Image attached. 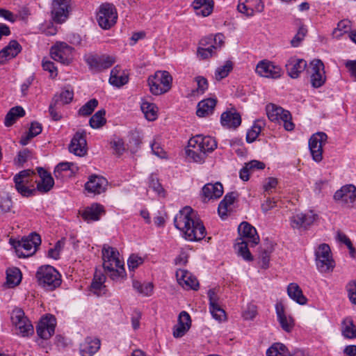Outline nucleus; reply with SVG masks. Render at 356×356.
Segmentation results:
<instances>
[{"mask_svg": "<svg viewBox=\"0 0 356 356\" xmlns=\"http://www.w3.org/2000/svg\"><path fill=\"white\" fill-rule=\"evenodd\" d=\"M174 224L186 240L200 241L205 237V227L190 207H185L179 211L174 218Z\"/></svg>", "mask_w": 356, "mask_h": 356, "instance_id": "nucleus-1", "label": "nucleus"}, {"mask_svg": "<svg viewBox=\"0 0 356 356\" xmlns=\"http://www.w3.org/2000/svg\"><path fill=\"white\" fill-rule=\"evenodd\" d=\"M217 147L216 140L209 136L196 135L188 140L186 154L188 159L193 162L202 163L207 154Z\"/></svg>", "mask_w": 356, "mask_h": 356, "instance_id": "nucleus-2", "label": "nucleus"}, {"mask_svg": "<svg viewBox=\"0 0 356 356\" xmlns=\"http://www.w3.org/2000/svg\"><path fill=\"white\" fill-rule=\"evenodd\" d=\"M119 252L113 248L104 245L102 249L103 267L107 275L115 281L125 277L124 262L119 257Z\"/></svg>", "mask_w": 356, "mask_h": 356, "instance_id": "nucleus-3", "label": "nucleus"}, {"mask_svg": "<svg viewBox=\"0 0 356 356\" xmlns=\"http://www.w3.org/2000/svg\"><path fill=\"white\" fill-rule=\"evenodd\" d=\"M10 243L15 249L19 257H28L36 252L41 243V238L38 234L33 232L21 241L10 239Z\"/></svg>", "mask_w": 356, "mask_h": 356, "instance_id": "nucleus-4", "label": "nucleus"}, {"mask_svg": "<svg viewBox=\"0 0 356 356\" xmlns=\"http://www.w3.org/2000/svg\"><path fill=\"white\" fill-rule=\"evenodd\" d=\"M39 285L48 291H53L61 284L60 273L51 266L40 267L36 273Z\"/></svg>", "mask_w": 356, "mask_h": 356, "instance_id": "nucleus-5", "label": "nucleus"}, {"mask_svg": "<svg viewBox=\"0 0 356 356\" xmlns=\"http://www.w3.org/2000/svg\"><path fill=\"white\" fill-rule=\"evenodd\" d=\"M172 77L167 71H157L147 79L149 90L154 95L168 92L172 87Z\"/></svg>", "mask_w": 356, "mask_h": 356, "instance_id": "nucleus-6", "label": "nucleus"}, {"mask_svg": "<svg viewBox=\"0 0 356 356\" xmlns=\"http://www.w3.org/2000/svg\"><path fill=\"white\" fill-rule=\"evenodd\" d=\"M35 173L31 170H24L15 175V188L24 197H30L35 193L34 188Z\"/></svg>", "mask_w": 356, "mask_h": 356, "instance_id": "nucleus-7", "label": "nucleus"}, {"mask_svg": "<svg viewBox=\"0 0 356 356\" xmlns=\"http://www.w3.org/2000/svg\"><path fill=\"white\" fill-rule=\"evenodd\" d=\"M225 36L222 33L209 35L203 38L200 41V47L197 49V56L202 59H207L216 54L224 44Z\"/></svg>", "mask_w": 356, "mask_h": 356, "instance_id": "nucleus-8", "label": "nucleus"}, {"mask_svg": "<svg viewBox=\"0 0 356 356\" xmlns=\"http://www.w3.org/2000/svg\"><path fill=\"white\" fill-rule=\"evenodd\" d=\"M315 257L316 268L319 272L326 273L333 270L335 263L327 244L322 243L318 247L315 251Z\"/></svg>", "mask_w": 356, "mask_h": 356, "instance_id": "nucleus-9", "label": "nucleus"}, {"mask_svg": "<svg viewBox=\"0 0 356 356\" xmlns=\"http://www.w3.org/2000/svg\"><path fill=\"white\" fill-rule=\"evenodd\" d=\"M11 321L17 335L28 337L33 334V326L22 309L15 308L13 310Z\"/></svg>", "mask_w": 356, "mask_h": 356, "instance_id": "nucleus-10", "label": "nucleus"}, {"mask_svg": "<svg viewBox=\"0 0 356 356\" xmlns=\"http://www.w3.org/2000/svg\"><path fill=\"white\" fill-rule=\"evenodd\" d=\"M97 22L100 27L109 29L114 26L118 19L115 7L111 3H104L99 7L97 13Z\"/></svg>", "mask_w": 356, "mask_h": 356, "instance_id": "nucleus-11", "label": "nucleus"}, {"mask_svg": "<svg viewBox=\"0 0 356 356\" xmlns=\"http://www.w3.org/2000/svg\"><path fill=\"white\" fill-rule=\"evenodd\" d=\"M323 63L319 59H314L310 62L307 72L310 76V81L313 88L321 87L326 81L325 72Z\"/></svg>", "mask_w": 356, "mask_h": 356, "instance_id": "nucleus-12", "label": "nucleus"}, {"mask_svg": "<svg viewBox=\"0 0 356 356\" xmlns=\"http://www.w3.org/2000/svg\"><path fill=\"white\" fill-rule=\"evenodd\" d=\"M73 47L65 42L56 44L51 49V58L64 65H69L73 58Z\"/></svg>", "mask_w": 356, "mask_h": 356, "instance_id": "nucleus-13", "label": "nucleus"}, {"mask_svg": "<svg viewBox=\"0 0 356 356\" xmlns=\"http://www.w3.org/2000/svg\"><path fill=\"white\" fill-rule=\"evenodd\" d=\"M86 62L90 70L95 72H100L111 67L115 62L116 58L109 55H88L86 58Z\"/></svg>", "mask_w": 356, "mask_h": 356, "instance_id": "nucleus-14", "label": "nucleus"}, {"mask_svg": "<svg viewBox=\"0 0 356 356\" xmlns=\"http://www.w3.org/2000/svg\"><path fill=\"white\" fill-rule=\"evenodd\" d=\"M327 135L323 132L313 134L309 140V147L313 159L320 162L323 159V146L326 143Z\"/></svg>", "mask_w": 356, "mask_h": 356, "instance_id": "nucleus-15", "label": "nucleus"}, {"mask_svg": "<svg viewBox=\"0 0 356 356\" xmlns=\"http://www.w3.org/2000/svg\"><path fill=\"white\" fill-rule=\"evenodd\" d=\"M56 318L53 315H47L42 318L36 327V332L41 339H49L55 332Z\"/></svg>", "mask_w": 356, "mask_h": 356, "instance_id": "nucleus-16", "label": "nucleus"}, {"mask_svg": "<svg viewBox=\"0 0 356 356\" xmlns=\"http://www.w3.org/2000/svg\"><path fill=\"white\" fill-rule=\"evenodd\" d=\"M264 9L261 0H238L237 10L246 17H252L255 13L263 12Z\"/></svg>", "mask_w": 356, "mask_h": 356, "instance_id": "nucleus-17", "label": "nucleus"}, {"mask_svg": "<svg viewBox=\"0 0 356 356\" xmlns=\"http://www.w3.org/2000/svg\"><path fill=\"white\" fill-rule=\"evenodd\" d=\"M336 200H341L349 207L356 204V188L352 184L346 185L337 191L334 195Z\"/></svg>", "mask_w": 356, "mask_h": 356, "instance_id": "nucleus-18", "label": "nucleus"}, {"mask_svg": "<svg viewBox=\"0 0 356 356\" xmlns=\"http://www.w3.org/2000/svg\"><path fill=\"white\" fill-rule=\"evenodd\" d=\"M256 72L261 76L277 79L281 76L282 70L270 61L261 60L256 67Z\"/></svg>", "mask_w": 356, "mask_h": 356, "instance_id": "nucleus-19", "label": "nucleus"}, {"mask_svg": "<svg viewBox=\"0 0 356 356\" xmlns=\"http://www.w3.org/2000/svg\"><path fill=\"white\" fill-rule=\"evenodd\" d=\"M317 216L309 211L307 213H298L291 218V225L294 229L307 228L316 220Z\"/></svg>", "mask_w": 356, "mask_h": 356, "instance_id": "nucleus-20", "label": "nucleus"}, {"mask_svg": "<svg viewBox=\"0 0 356 356\" xmlns=\"http://www.w3.org/2000/svg\"><path fill=\"white\" fill-rule=\"evenodd\" d=\"M69 13V0H53L51 15L54 22L62 23L66 20Z\"/></svg>", "mask_w": 356, "mask_h": 356, "instance_id": "nucleus-21", "label": "nucleus"}, {"mask_svg": "<svg viewBox=\"0 0 356 356\" xmlns=\"http://www.w3.org/2000/svg\"><path fill=\"white\" fill-rule=\"evenodd\" d=\"M82 218L88 223L100 220L102 216L105 214L104 207L99 203H93L86 207L83 211H79Z\"/></svg>", "mask_w": 356, "mask_h": 356, "instance_id": "nucleus-22", "label": "nucleus"}, {"mask_svg": "<svg viewBox=\"0 0 356 356\" xmlns=\"http://www.w3.org/2000/svg\"><path fill=\"white\" fill-rule=\"evenodd\" d=\"M238 232L240 236L239 238H243L248 241L251 247L255 246L259 242V237L256 229L247 222H242L239 225Z\"/></svg>", "mask_w": 356, "mask_h": 356, "instance_id": "nucleus-23", "label": "nucleus"}, {"mask_svg": "<svg viewBox=\"0 0 356 356\" xmlns=\"http://www.w3.org/2000/svg\"><path fill=\"white\" fill-rule=\"evenodd\" d=\"M86 145L85 133L78 131L71 140L69 150L76 156H83L87 152Z\"/></svg>", "mask_w": 356, "mask_h": 356, "instance_id": "nucleus-24", "label": "nucleus"}, {"mask_svg": "<svg viewBox=\"0 0 356 356\" xmlns=\"http://www.w3.org/2000/svg\"><path fill=\"white\" fill-rule=\"evenodd\" d=\"M178 283L184 289L197 291L199 282L197 278L186 270L179 269L176 272Z\"/></svg>", "mask_w": 356, "mask_h": 356, "instance_id": "nucleus-25", "label": "nucleus"}, {"mask_svg": "<svg viewBox=\"0 0 356 356\" xmlns=\"http://www.w3.org/2000/svg\"><path fill=\"white\" fill-rule=\"evenodd\" d=\"M108 185V181L102 176L91 175L88 181L85 184V189L88 193L100 194L105 192Z\"/></svg>", "mask_w": 356, "mask_h": 356, "instance_id": "nucleus-26", "label": "nucleus"}, {"mask_svg": "<svg viewBox=\"0 0 356 356\" xmlns=\"http://www.w3.org/2000/svg\"><path fill=\"white\" fill-rule=\"evenodd\" d=\"M208 297L209 310L213 318L218 321L225 320L226 318L225 312L218 305V298L213 289L208 291Z\"/></svg>", "mask_w": 356, "mask_h": 356, "instance_id": "nucleus-27", "label": "nucleus"}, {"mask_svg": "<svg viewBox=\"0 0 356 356\" xmlns=\"http://www.w3.org/2000/svg\"><path fill=\"white\" fill-rule=\"evenodd\" d=\"M40 180L35 182L37 183V190L42 193L49 192L54 185V180L49 172L44 168L39 167L37 168Z\"/></svg>", "mask_w": 356, "mask_h": 356, "instance_id": "nucleus-28", "label": "nucleus"}, {"mask_svg": "<svg viewBox=\"0 0 356 356\" xmlns=\"http://www.w3.org/2000/svg\"><path fill=\"white\" fill-rule=\"evenodd\" d=\"M275 311L277 320L281 327L286 332H290L293 326L294 321L291 316H286L284 311V307L282 302H277L275 305Z\"/></svg>", "mask_w": 356, "mask_h": 356, "instance_id": "nucleus-29", "label": "nucleus"}, {"mask_svg": "<svg viewBox=\"0 0 356 356\" xmlns=\"http://www.w3.org/2000/svg\"><path fill=\"white\" fill-rule=\"evenodd\" d=\"M22 51V46L17 40H11L8 44L0 51V63L5 64L15 58Z\"/></svg>", "mask_w": 356, "mask_h": 356, "instance_id": "nucleus-30", "label": "nucleus"}, {"mask_svg": "<svg viewBox=\"0 0 356 356\" xmlns=\"http://www.w3.org/2000/svg\"><path fill=\"white\" fill-rule=\"evenodd\" d=\"M191 327V317L186 312H181L178 318V323L174 326L173 336L175 338L181 337Z\"/></svg>", "mask_w": 356, "mask_h": 356, "instance_id": "nucleus-31", "label": "nucleus"}, {"mask_svg": "<svg viewBox=\"0 0 356 356\" xmlns=\"http://www.w3.org/2000/svg\"><path fill=\"white\" fill-rule=\"evenodd\" d=\"M307 67V62L304 59L291 58L288 60L286 65L289 76L293 79H296L300 74L303 72Z\"/></svg>", "mask_w": 356, "mask_h": 356, "instance_id": "nucleus-32", "label": "nucleus"}, {"mask_svg": "<svg viewBox=\"0 0 356 356\" xmlns=\"http://www.w3.org/2000/svg\"><path fill=\"white\" fill-rule=\"evenodd\" d=\"M266 111L268 119L272 122L281 123L282 120L290 118V113L288 111L274 104H268Z\"/></svg>", "mask_w": 356, "mask_h": 356, "instance_id": "nucleus-33", "label": "nucleus"}, {"mask_svg": "<svg viewBox=\"0 0 356 356\" xmlns=\"http://www.w3.org/2000/svg\"><path fill=\"white\" fill-rule=\"evenodd\" d=\"M100 340L97 338L88 337L80 345V353L82 356H92L100 348Z\"/></svg>", "mask_w": 356, "mask_h": 356, "instance_id": "nucleus-34", "label": "nucleus"}, {"mask_svg": "<svg viewBox=\"0 0 356 356\" xmlns=\"http://www.w3.org/2000/svg\"><path fill=\"white\" fill-rule=\"evenodd\" d=\"M202 191L205 199H218L223 194V186L220 182L208 183L203 186Z\"/></svg>", "mask_w": 356, "mask_h": 356, "instance_id": "nucleus-35", "label": "nucleus"}, {"mask_svg": "<svg viewBox=\"0 0 356 356\" xmlns=\"http://www.w3.org/2000/svg\"><path fill=\"white\" fill-rule=\"evenodd\" d=\"M220 121L223 127L236 129L241 124V118L238 113L229 111L222 113Z\"/></svg>", "mask_w": 356, "mask_h": 356, "instance_id": "nucleus-36", "label": "nucleus"}, {"mask_svg": "<svg viewBox=\"0 0 356 356\" xmlns=\"http://www.w3.org/2000/svg\"><path fill=\"white\" fill-rule=\"evenodd\" d=\"M216 102L217 101L214 98H208L200 101L197 106V115L204 118L212 114Z\"/></svg>", "mask_w": 356, "mask_h": 356, "instance_id": "nucleus-37", "label": "nucleus"}, {"mask_svg": "<svg viewBox=\"0 0 356 356\" xmlns=\"http://www.w3.org/2000/svg\"><path fill=\"white\" fill-rule=\"evenodd\" d=\"M128 81V76L124 72H120V68L118 65L112 69L109 78L110 84L117 88H120L125 85Z\"/></svg>", "mask_w": 356, "mask_h": 356, "instance_id": "nucleus-38", "label": "nucleus"}, {"mask_svg": "<svg viewBox=\"0 0 356 356\" xmlns=\"http://www.w3.org/2000/svg\"><path fill=\"white\" fill-rule=\"evenodd\" d=\"M289 296L297 303L304 305L307 303V299L303 295L300 286L296 283H291L287 287Z\"/></svg>", "mask_w": 356, "mask_h": 356, "instance_id": "nucleus-39", "label": "nucleus"}, {"mask_svg": "<svg viewBox=\"0 0 356 356\" xmlns=\"http://www.w3.org/2000/svg\"><path fill=\"white\" fill-rule=\"evenodd\" d=\"M236 194L234 192L227 193L224 198L221 200L218 205V211L219 216L223 218L227 216L228 211L232 209L234 200L236 199Z\"/></svg>", "mask_w": 356, "mask_h": 356, "instance_id": "nucleus-40", "label": "nucleus"}, {"mask_svg": "<svg viewBox=\"0 0 356 356\" xmlns=\"http://www.w3.org/2000/svg\"><path fill=\"white\" fill-rule=\"evenodd\" d=\"M236 241L234 248L238 254L246 261H252L253 257L248 249V245H250V242L243 238H238Z\"/></svg>", "mask_w": 356, "mask_h": 356, "instance_id": "nucleus-41", "label": "nucleus"}, {"mask_svg": "<svg viewBox=\"0 0 356 356\" xmlns=\"http://www.w3.org/2000/svg\"><path fill=\"white\" fill-rule=\"evenodd\" d=\"M197 15L209 16L213 10V3L209 0H195L193 3Z\"/></svg>", "mask_w": 356, "mask_h": 356, "instance_id": "nucleus-42", "label": "nucleus"}, {"mask_svg": "<svg viewBox=\"0 0 356 356\" xmlns=\"http://www.w3.org/2000/svg\"><path fill=\"white\" fill-rule=\"evenodd\" d=\"M25 111L22 106H17L10 109L5 118L4 124L6 127L13 125L17 118L23 117Z\"/></svg>", "mask_w": 356, "mask_h": 356, "instance_id": "nucleus-43", "label": "nucleus"}, {"mask_svg": "<svg viewBox=\"0 0 356 356\" xmlns=\"http://www.w3.org/2000/svg\"><path fill=\"white\" fill-rule=\"evenodd\" d=\"M140 108L147 120L154 121L157 118L158 108L154 104L143 100Z\"/></svg>", "mask_w": 356, "mask_h": 356, "instance_id": "nucleus-44", "label": "nucleus"}, {"mask_svg": "<svg viewBox=\"0 0 356 356\" xmlns=\"http://www.w3.org/2000/svg\"><path fill=\"white\" fill-rule=\"evenodd\" d=\"M341 333L345 338H356V326L351 318H346L342 321Z\"/></svg>", "mask_w": 356, "mask_h": 356, "instance_id": "nucleus-45", "label": "nucleus"}, {"mask_svg": "<svg viewBox=\"0 0 356 356\" xmlns=\"http://www.w3.org/2000/svg\"><path fill=\"white\" fill-rule=\"evenodd\" d=\"M22 279V274L17 268H9L6 270V284L9 288L18 285Z\"/></svg>", "mask_w": 356, "mask_h": 356, "instance_id": "nucleus-46", "label": "nucleus"}, {"mask_svg": "<svg viewBox=\"0 0 356 356\" xmlns=\"http://www.w3.org/2000/svg\"><path fill=\"white\" fill-rule=\"evenodd\" d=\"M74 97V92L70 89H64L60 94L54 95L52 102L59 106L67 104L72 102Z\"/></svg>", "mask_w": 356, "mask_h": 356, "instance_id": "nucleus-47", "label": "nucleus"}, {"mask_svg": "<svg viewBox=\"0 0 356 356\" xmlns=\"http://www.w3.org/2000/svg\"><path fill=\"white\" fill-rule=\"evenodd\" d=\"M265 122L263 120H257L254 122V124L250 130H248L246 135V140L248 143L254 142L259 135L261 129L264 127Z\"/></svg>", "mask_w": 356, "mask_h": 356, "instance_id": "nucleus-48", "label": "nucleus"}, {"mask_svg": "<svg viewBox=\"0 0 356 356\" xmlns=\"http://www.w3.org/2000/svg\"><path fill=\"white\" fill-rule=\"evenodd\" d=\"M42 127L40 123L38 122H31L27 135L21 138L20 143L22 145H27L30 139L40 134L42 132Z\"/></svg>", "mask_w": 356, "mask_h": 356, "instance_id": "nucleus-49", "label": "nucleus"}, {"mask_svg": "<svg viewBox=\"0 0 356 356\" xmlns=\"http://www.w3.org/2000/svg\"><path fill=\"white\" fill-rule=\"evenodd\" d=\"M106 111L104 109L96 112L90 119L89 124L92 129H99L103 127L106 120L105 118Z\"/></svg>", "mask_w": 356, "mask_h": 356, "instance_id": "nucleus-50", "label": "nucleus"}, {"mask_svg": "<svg viewBox=\"0 0 356 356\" xmlns=\"http://www.w3.org/2000/svg\"><path fill=\"white\" fill-rule=\"evenodd\" d=\"M288 356L289 350L282 343H274L266 350V356Z\"/></svg>", "mask_w": 356, "mask_h": 356, "instance_id": "nucleus-51", "label": "nucleus"}, {"mask_svg": "<svg viewBox=\"0 0 356 356\" xmlns=\"http://www.w3.org/2000/svg\"><path fill=\"white\" fill-rule=\"evenodd\" d=\"M232 69V62L230 60H227L223 65L218 67L216 70L215 79L217 81H220L221 79L227 77Z\"/></svg>", "mask_w": 356, "mask_h": 356, "instance_id": "nucleus-52", "label": "nucleus"}, {"mask_svg": "<svg viewBox=\"0 0 356 356\" xmlns=\"http://www.w3.org/2000/svg\"><path fill=\"white\" fill-rule=\"evenodd\" d=\"M350 29V22L348 19H343L337 24V26L332 31V35L334 38H339Z\"/></svg>", "mask_w": 356, "mask_h": 356, "instance_id": "nucleus-53", "label": "nucleus"}, {"mask_svg": "<svg viewBox=\"0 0 356 356\" xmlns=\"http://www.w3.org/2000/svg\"><path fill=\"white\" fill-rule=\"evenodd\" d=\"M97 105L98 101L96 99H92L79 108L78 113L81 116L90 115Z\"/></svg>", "mask_w": 356, "mask_h": 356, "instance_id": "nucleus-54", "label": "nucleus"}, {"mask_svg": "<svg viewBox=\"0 0 356 356\" xmlns=\"http://www.w3.org/2000/svg\"><path fill=\"white\" fill-rule=\"evenodd\" d=\"M149 187L152 188L154 191H155L157 195L164 197L165 196V191L163 188L161 184L159 181V179L155 175H151L149 177Z\"/></svg>", "mask_w": 356, "mask_h": 356, "instance_id": "nucleus-55", "label": "nucleus"}, {"mask_svg": "<svg viewBox=\"0 0 356 356\" xmlns=\"http://www.w3.org/2000/svg\"><path fill=\"white\" fill-rule=\"evenodd\" d=\"M111 145L115 152L118 155H121L126 149L123 140L117 136L112 139Z\"/></svg>", "mask_w": 356, "mask_h": 356, "instance_id": "nucleus-56", "label": "nucleus"}, {"mask_svg": "<svg viewBox=\"0 0 356 356\" xmlns=\"http://www.w3.org/2000/svg\"><path fill=\"white\" fill-rule=\"evenodd\" d=\"M106 280V277L104 275L101 273L95 272L94 275L93 280L91 283V287L95 291H99L102 287L104 282Z\"/></svg>", "mask_w": 356, "mask_h": 356, "instance_id": "nucleus-57", "label": "nucleus"}, {"mask_svg": "<svg viewBox=\"0 0 356 356\" xmlns=\"http://www.w3.org/2000/svg\"><path fill=\"white\" fill-rule=\"evenodd\" d=\"M307 33V29L304 26H300L298 31V33L291 40V45L294 47H298L300 42L303 40Z\"/></svg>", "mask_w": 356, "mask_h": 356, "instance_id": "nucleus-58", "label": "nucleus"}, {"mask_svg": "<svg viewBox=\"0 0 356 356\" xmlns=\"http://www.w3.org/2000/svg\"><path fill=\"white\" fill-rule=\"evenodd\" d=\"M65 241L64 240H60L56 242L54 248H51L48 251V256L54 259H58L60 256V252L64 248Z\"/></svg>", "mask_w": 356, "mask_h": 356, "instance_id": "nucleus-59", "label": "nucleus"}, {"mask_svg": "<svg viewBox=\"0 0 356 356\" xmlns=\"http://www.w3.org/2000/svg\"><path fill=\"white\" fill-rule=\"evenodd\" d=\"M144 261V259L136 255V254H131L127 261V265L128 268L130 270H134L136 268H137L140 265H141Z\"/></svg>", "mask_w": 356, "mask_h": 356, "instance_id": "nucleus-60", "label": "nucleus"}, {"mask_svg": "<svg viewBox=\"0 0 356 356\" xmlns=\"http://www.w3.org/2000/svg\"><path fill=\"white\" fill-rule=\"evenodd\" d=\"M31 157V152L28 149H24L19 152L15 162L17 165H22Z\"/></svg>", "mask_w": 356, "mask_h": 356, "instance_id": "nucleus-61", "label": "nucleus"}, {"mask_svg": "<svg viewBox=\"0 0 356 356\" xmlns=\"http://www.w3.org/2000/svg\"><path fill=\"white\" fill-rule=\"evenodd\" d=\"M12 207L11 200L7 196H0V213L10 211Z\"/></svg>", "mask_w": 356, "mask_h": 356, "instance_id": "nucleus-62", "label": "nucleus"}, {"mask_svg": "<svg viewBox=\"0 0 356 356\" xmlns=\"http://www.w3.org/2000/svg\"><path fill=\"white\" fill-rule=\"evenodd\" d=\"M348 298L350 301L356 305V282H350L346 286Z\"/></svg>", "mask_w": 356, "mask_h": 356, "instance_id": "nucleus-63", "label": "nucleus"}, {"mask_svg": "<svg viewBox=\"0 0 356 356\" xmlns=\"http://www.w3.org/2000/svg\"><path fill=\"white\" fill-rule=\"evenodd\" d=\"M195 81L197 85L196 92L199 94H203L208 89V81L207 79L203 76H197Z\"/></svg>", "mask_w": 356, "mask_h": 356, "instance_id": "nucleus-64", "label": "nucleus"}]
</instances>
